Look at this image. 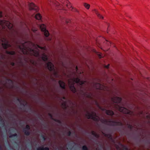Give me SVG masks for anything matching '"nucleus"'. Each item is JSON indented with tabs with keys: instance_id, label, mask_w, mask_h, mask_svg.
<instances>
[{
	"instance_id": "52",
	"label": "nucleus",
	"mask_w": 150,
	"mask_h": 150,
	"mask_svg": "<svg viewBox=\"0 0 150 150\" xmlns=\"http://www.w3.org/2000/svg\"><path fill=\"white\" fill-rule=\"evenodd\" d=\"M108 149L109 150H111V149H110V148L109 147H108Z\"/></svg>"
},
{
	"instance_id": "11",
	"label": "nucleus",
	"mask_w": 150,
	"mask_h": 150,
	"mask_svg": "<svg viewBox=\"0 0 150 150\" xmlns=\"http://www.w3.org/2000/svg\"><path fill=\"white\" fill-rule=\"evenodd\" d=\"M112 101L114 103H120L122 101V98L120 97L114 96L111 98Z\"/></svg>"
},
{
	"instance_id": "6",
	"label": "nucleus",
	"mask_w": 150,
	"mask_h": 150,
	"mask_svg": "<svg viewBox=\"0 0 150 150\" xmlns=\"http://www.w3.org/2000/svg\"><path fill=\"white\" fill-rule=\"evenodd\" d=\"M0 25L3 28L5 26L9 28H11L13 27L12 24L10 22L6 20H0Z\"/></svg>"
},
{
	"instance_id": "39",
	"label": "nucleus",
	"mask_w": 150,
	"mask_h": 150,
	"mask_svg": "<svg viewBox=\"0 0 150 150\" xmlns=\"http://www.w3.org/2000/svg\"><path fill=\"white\" fill-rule=\"evenodd\" d=\"M11 64L12 66H14L15 65V64L13 62H11Z\"/></svg>"
},
{
	"instance_id": "22",
	"label": "nucleus",
	"mask_w": 150,
	"mask_h": 150,
	"mask_svg": "<svg viewBox=\"0 0 150 150\" xmlns=\"http://www.w3.org/2000/svg\"><path fill=\"white\" fill-rule=\"evenodd\" d=\"M91 134L97 138H98L100 137L99 134H97L93 131H92L91 132Z\"/></svg>"
},
{
	"instance_id": "25",
	"label": "nucleus",
	"mask_w": 150,
	"mask_h": 150,
	"mask_svg": "<svg viewBox=\"0 0 150 150\" xmlns=\"http://www.w3.org/2000/svg\"><path fill=\"white\" fill-rule=\"evenodd\" d=\"M12 25H13V27L12 28H8V29H10V30H11V31H12V33H13V32H15L16 33V34L17 35H18V32L16 30H15L13 28V25L12 24Z\"/></svg>"
},
{
	"instance_id": "18",
	"label": "nucleus",
	"mask_w": 150,
	"mask_h": 150,
	"mask_svg": "<svg viewBox=\"0 0 150 150\" xmlns=\"http://www.w3.org/2000/svg\"><path fill=\"white\" fill-rule=\"evenodd\" d=\"M42 60L45 62L47 61L48 60V58L47 55L43 53L42 57Z\"/></svg>"
},
{
	"instance_id": "31",
	"label": "nucleus",
	"mask_w": 150,
	"mask_h": 150,
	"mask_svg": "<svg viewBox=\"0 0 150 150\" xmlns=\"http://www.w3.org/2000/svg\"><path fill=\"white\" fill-rule=\"evenodd\" d=\"M82 150H88V148L86 145L83 146L82 147Z\"/></svg>"
},
{
	"instance_id": "3",
	"label": "nucleus",
	"mask_w": 150,
	"mask_h": 150,
	"mask_svg": "<svg viewBox=\"0 0 150 150\" xmlns=\"http://www.w3.org/2000/svg\"><path fill=\"white\" fill-rule=\"evenodd\" d=\"M62 4H60L57 2H52V4L54 6L57 7L59 8H61L62 6H63L66 5V6L69 8H71V10L74 11H77V10L72 7L70 4L68 0H61L60 1Z\"/></svg>"
},
{
	"instance_id": "27",
	"label": "nucleus",
	"mask_w": 150,
	"mask_h": 150,
	"mask_svg": "<svg viewBox=\"0 0 150 150\" xmlns=\"http://www.w3.org/2000/svg\"><path fill=\"white\" fill-rule=\"evenodd\" d=\"M21 103V105L24 107L25 106H26L27 104V102L24 100H23L22 102L21 103Z\"/></svg>"
},
{
	"instance_id": "36",
	"label": "nucleus",
	"mask_w": 150,
	"mask_h": 150,
	"mask_svg": "<svg viewBox=\"0 0 150 150\" xmlns=\"http://www.w3.org/2000/svg\"><path fill=\"white\" fill-rule=\"evenodd\" d=\"M71 134V132L70 131H69L67 132V135L69 136H70Z\"/></svg>"
},
{
	"instance_id": "43",
	"label": "nucleus",
	"mask_w": 150,
	"mask_h": 150,
	"mask_svg": "<svg viewBox=\"0 0 150 150\" xmlns=\"http://www.w3.org/2000/svg\"><path fill=\"white\" fill-rule=\"evenodd\" d=\"M147 117L150 120V115H149L147 116Z\"/></svg>"
},
{
	"instance_id": "53",
	"label": "nucleus",
	"mask_w": 150,
	"mask_h": 150,
	"mask_svg": "<svg viewBox=\"0 0 150 150\" xmlns=\"http://www.w3.org/2000/svg\"><path fill=\"white\" fill-rule=\"evenodd\" d=\"M51 40V38H50V39H49V40Z\"/></svg>"
},
{
	"instance_id": "17",
	"label": "nucleus",
	"mask_w": 150,
	"mask_h": 150,
	"mask_svg": "<svg viewBox=\"0 0 150 150\" xmlns=\"http://www.w3.org/2000/svg\"><path fill=\"white\" fill-rule=\"evenodd\" d=\"M94 86L98 89H101L102 85L100 83H95Z\"/></svg>"
},
{
	"instance_id": "51",
	"label": "nucleus",
	"mask_w": 150,
	"mask_h": 150,
	"mask_svg": "<svg viewBox=\"0 0 150 150\" xmlns=\"http://www.w3.org/2000/svg\"><path fill=\"white\" fill-rule=\"evenodd\" d=\"M143 112H140V114H143Z\"/></svg>"
},
{
	"instance_id": "2",
	"label": "nucleus",
	"mask_w": 150,
	"mask_h": 150,
	"mask_svg": "<svg viewBox=\"0 0 150 150\" xmlns=\"http://www.w3.org/2000/svg\"><path fill=\"white\" fill-rule=\"evenodd\" d=\"M86 82L85 81H81L78 77L74 78L73 79H71V81L70 80H68L69 88L73 92L75 93L76 91V89L74 86V83H76L80 85L81 88V91L83 93V95L87 98H92L91 93L87 92H84L82 89L83 85Z\"/></svg>"
},
{
	"instance_id": "42",
	"label": "nucleus",
	"mask_w": 150,
	"mask_h": 150,
	"mask_svg": "<svg viewBox=\"0 0 150 150\" xmlns=\"http://www.w3.org/2000/svg\"><path fill=\"white\" fill-rule=\"evenodd\" d=\"M10 136H9V137L10 138H13V134H11V133L10 134Z\"/></svg>"
},
{
	"instance_id": "23",
	"label": "nucleus",
	"mask_w": 150,
	"mask_h": 150,
	"mask_svg": "<svg viewBox=\"0 0 150 150\" xmlns=\"http://www.w3.org/2000/svg\"><path fill=\"white\" fill-rule=\"evenodd\" d=\"M0 125L1 126L4 127V122L3 119L2 118L1 116H0Z\"/></svg>"
},
{
	"instance_id": "5",
	"label": "nucleus",
	"mask_w": 150,
	"mask_h": 150,
	"mask_svg": "<svg viewBox=\"0 0 150 150\" xmlns=\"http://www.w3.org/2000/svg\"><path fill=\"white\" fill-rule=\"evenodd\" d=\"M86 116L88 119H91L94 121L98 122L100 118L97 115L96 113L93 111L91 113L87 111Z\"/></svg>"
},
{
	"instance_id": "47",
	"label": "nucleus",
	"mask_w": 150,
	"mask_h": 150,
	"mask_svg": "<svg viewBox=\"0 0 150 150\" xmlns=\"http://www.w3.org/2000/svg\"><path fill=\"white\" fill-rule=\"evenodd\" d=\"M11 130L13 132H15V130L13 129H11Z\"/></svg>"
},
{
	"instance_id": "40",
	"label": "nucleus",
	"mask_w": 150,
	"mask_h": 150,
	"mask_svg": "<svg viewBox=\"0 0 150 150\" xmlns=\"http://www.w3.org/2000/svg\"><path fill=\"white\" fill-rule=\"evenodd\" d=\"M31 63H32L33 65H35V63L34 61L31 60Z\"/></svg>"
},
{
	"instance_id": "54",
	"label": "nucleus",
	"mask_w": 150,
	"mask_h": 150,
	"mask_svg": "<svg viewBox=\"0 0 150 150\" xmlns=\"http://www.w3.org/2000/svg\"><path fill=\"white\" fill-rule=\"evenodd\" d=\"M68 23V22H67V23Z\"/></svg>"
},
{
	"instance_id": "35",
	"label": "nucleus",
	"mask_w": 150,
	"mask_h": 150,
	"mask_svg": "<svg viewBox=\"0 0 150 150\" xmlns=\"http://www.w3.org/2000/svg\"><path fill=\"white\" fill-rule=\"evenodd\" d=\"M48 115H49V116L50 117V118L52 120H53V119H54V118H53V116L51 114V113H49L48 114Z\"/></svg>"
},
{
	"instance_id": "58",
	"label": "nucleus",
	"mask_w": 150,
	"mask_h": 150,
	"mask_svg": "<svg viewBox=\"0 0 150 150\" xmlns=\"http://www.w3.org/2000/svg\"><path fill=\"white\" fill-rule=\"evenodd\" d=\"M25 25H26V26H27L26 25V24H25Z\"/></svg>"
},
{
	"instance_id": "7",
	"label": "nucleus",
	"mask_w": 150,
	"mask_h": 150,
	"mask_svg": "<svg viewBox=\"0 0 150 150\" xmlns=\"http://www.w3.org/2000/svg\"><path fill=\"white\" fill-rule=\"evenodd\" d=\"M47 67L50 71H53L54 74L55 75H57V72L54 68V66L53 64L51 62H48L46 63Z\"/></svg>"
},
{
	"instance_id": "14",
	"label": "nucleus",
	"mask_w": 150,
	"mask_h": 150,
	"mask_svg": "<svg viewBox=\"0 0 150 150\" xmlns=\"http://www.w3.org/2000/svg\"><path fill=\"white\" fill-rule=\"evenodd\" d=\"M58 83L59 85L60 86L61 88L64 89H65V83L63 81L61 80H59V81Z\"/></svg>"
},
{
	"instance_id": "24",
	"label": "nucleus",
	"mask_w": 150,
	"mask_h": 150,
	"mask_svg": "<svg viewBox=\"0 0 150 150\" xmlns=\"http://www.w3.org/2000/svg\"><path fill=\"white\" fill-rule=\"evenodd\" d=\"M42 16L39 13L37 14L35 16V18L37 20H40Z\"/></svg>"
},
{
	"instance_id": "48",
	"label": "nucleus",
	"mask_w": 150,
	"mask_h": 150,
	"mask_svg": "<svg viewBox=\"0 0 150 150\" xmlns=\"http://www.w3.org/2000/svg\"><path fill=\"white\" fill-rule=\"evenodd\" d=\"M32 30H33V32H34V33H35V32H36V30H36V29L33 30V29H32Z\"/></svg>"
},
{
	"instance_id": "46",
	"label": "nucleus",
	"mask_w": 150,
	"mask_h": 150,
	"mask_svg": "<svg viewBox=\"0 0 150 150\" xmlns=\"http://www.w3.org/2000/svg\"><path fill=\"white\" fill-rule=\"evenodd\" d=\"M98 57H99V58H101L102 57L101 56V54H99L98 55Z\"/></svg>"
},
{
	"instance_id": "34",
	"label": "nucleus",
	"mask_w": 150,
	"mask_h": 150,
	"mask_svg": "<svg viewBox=\"0 0 150 150\" xmlns=\"http://www.w3.org/2000/svg\"><path fill=\"white\" fill-rule=\"evenodd\" d=\"M127 127L131 130H132L133 128L132 126L129 124H128L127 125Z\"/></svg>"
},
{
	"instance_id": "33",
	"label": "nucleus",
	"mask_w": 150,
	"mask_h": 150,
	"mask_svg": "<svg viewBox=\"0 0 150 150\" xmlns=\"http://www.w3.org/2000/svg\"><path fill=\"white\" fill-rule=\"evenodd\" d=\"M16 98V100L20 103H21V102H22L23 100L21 99V98H19L18 97Z\"/></svg>"
},
{
	"instance_id": "16",
	"label": "nucleus",
	"mask_w": 150,
	"mask_h": 150,
	"mask_svg": "<svg viewBox=\"0 0 150 150\" xmlns=\"http://www.w3.org/2000/svg\"><path fill=\"white\" fill-rule=\"evenodd\" d=\"M103 134L106 137H107L111 140H112V135L111 134H106L103 132Z\"/></svg>"
},
{
	"instance_id": "21",
	"label": "nucleus",
	"mask_w": 150,
	"mask_h": 150,
	"mask_svg": "<svg viewBox=\"0 0 150 150\" xmlns=\"http://www.w3.org/2000/svg\"><path fill=\"white\" fill-rule=\"evenodd\" d=\"M6 53L11 55H14L16 54V52L14 51H9L8 50H6Z\"/></svg>"
},
{
	"instance_id": "41",
	"label": "nucleus",
	"mask_w": 150,
	"mask_h": 150,
	"mask_svg": "<svg viewBox=\"0 0 150 150\" xmlns=\"http://www.w3.org/2000/svg\"><path fill=\"white\" fill-rule=\"evenodd\" d=\"M6 80L7 81H10L11 83H12L13 82L12 81L11 79H7Z\"/></svg>"
},
{
	"instance_id": "12",
	"label": "nucleus",
	"mask_w": 150,
	"mask_h": 150,
	"mask_svg": "<svg viewBox=\"0 0 150 150\" xmlns=\"http://www.w3.org/2000/svg\"><path fill=\"white\" fill-rule=\"evenodd\" d=\"M30 10H34L36 12L38 10V8L33 3H30Z\"/></svg>"
},
{
	"instance_id": "49",
	"label": "nucleus",
	"mask_w": 150,
	"mask_h": 150,
	"mask_svg": "<svg viewBox=\"0 0 150 150\" xmlns=\"http://www.w3.org/2000/svg\"><path fill=\"white\" fill-rule=\"evenodd\" d=\"M76 71H77L78 70V67H76Z\"/></svg>"
},
{
	"instance_id": "4",
	"label": "nucleus",
	"mask_w": 150,
	"mask_h": 150,
	"mask_svg": "<svg viewBox=\"0 0 150 150\" xmlns=\"http://www.w3.org/2000/svg\"><path fill=\"white\" fill-rule=\"evenodd\" d=\"M100 121L103 123L105 124L108 125L112 126H122L123 124L120 122H117L111 120H108L105 119H101Z\"/></svg>"
},
{
	"instance_id": "20",
	"label": "nucleus",
	"mask_w": 150,
	"mask_h": 150,
	"mask_svg": "<svg viewBox=\"0 0 150 150\" xmlns=\"http://www.w3.org/2000/svg\"><path fill=\"white\" fill-rule=\"evenodd\" d=\"M37 150H49V149L48 147H40L37 149Z\"/></svg>"
},
{
	"instance_id": "38",
	"label": "nucleus",
	"mask_w": 150,
	"mask_h": 150,
	"mask_svg": "<svg viewBox=\"0 0 150 150\" xmlns=\"http://www.w3.org/2000/svg\"><path fill=\"white\" fill-rule=\"evenodd\" d=\"M13 137H16L17 138L18 137V135L16 133H15L14 134H13Z\"/></svg>"
},
{
	"instance_id": "13",
	"label": "nucleus",
	"mask_w": 150,
	"mask_h": 150,
	"mask_svg": "<svg viewBox=\"0 0 150 150\" xmlns=\"http://www.w3.org/2000/svg\"><path fill=\"white\" fill-rule=\"evenodd\" d=\"M61 100L63 102L62 105L63 106L64 108H66L67 102L66 98L64 97H62Z\"/></svg>"
},
{
	"instance_id": "45",
	"label": "nucleus",
	"mask_w": 150,
	"mask_h": 150,
	"mask_svg": "<svg viewBox=\"0 0 150 150\" xmlns=\"http://www.w3.org/2000/svg\"><path fill=\"white\" fill-rule=\"evenodd\" d=\"M109 64H108L107 65L105 66V67L106 68L108 69L109 67Z\"/></svg>"
},
{
	"instance_id": "55",
	"label": "nucleus",
	"mask_w": 150,
	"mask_h": 150,
	"mask_svg": "<svg viewBox=\"0 0 150 150\" xmlns=\"http://www.w3.org/2000/svg\"><path fill=\"white\" fill-rule=\"evenodd\" d=\"M83 89L84 90H86L85 89Z\"/></svg>"
},
{
	"instance_id": "44",
	"label": "nucleus",
	"mask_w": 150,
	"mask_h": 150,
	"mask_svg": "<svg viewBox=\"0 0 150 150\" xmlns=\"http://www.w3.org/2000/svg\"><path fill=\"white\" fill-rule=\"evenodd\" d=\"M2 12H0V18L2 17Z\"/></svg>"
},
{
	"instance_id": "57",
	"label": "nucleus",
	"mask_w": 150,
	"mask_h": 150,
	"mask_svg": "<svg viewBox=\"0 0 150 150\" xmlns=\"http://www.w3.org/2000/svg\"><path fill=\"white\" fill-rule=\"evenodd\" d=\"M1 80H0V83H1Z\"/></svg>"
},
{
	"instance_id": "50",
	"label": "nucleus",
	"mask_w": 150,
	"mask_h": 150,
	"mask_svg": "<svg viewBox=\"0 0 150 150\" xmlns=\"http://www.w3.org/2000/svg\"><path fill=\"white\" fill-rule=\"evenodd\" d=\"M58 93H60V90L58 89Z\"/></svg>"
},
{
	"instance_id": "37",
	"label": "nucleus",
	"mask_w": 150,
	"mask_h": 150,
	"mask_svg": "<svg viewBox=\"0 0 150 150\" xmlns=\"http://www.w3.org/2000/svg\"><path fill=\"white\" fill-rule=\"evenodd\" d=\"M42 137L43 139V140H44V141H45L46 140V138L43 135H42Z\"/></svg>"
},
{
	"instance_id": "1",
	"label": "nucleus",
	"mask_w": 150,
	"mask_h": 150,
	"mask_svg": "<svg viewBox=\"0 0 150 150\" xmlns=\"http://www.w3.org/2000/svg\"><path fill=\"white\" fill-rule=\"evenodd\" d=\"M18 47L23 54L30 55L38 57L40 56L39 50L38 48L45 50V47H41L30 42H21L18 45Z\"/></svg>"
},
{
	"instance_id": "19",
	"label": "nucleus",
	"mask_w": 150,
	"mask_h": 150,
	"mask_svg": "<svg viewBox=\"0 0 150 150\" xmlns=\"http://www.w3.org/2000/svg\"><path fill=\"white\" fill-rule=\"evenodd\" d=\"M23 131L24 132L26 136H29L30 134V133L29 131V130L23 129Z\"/></svg>"
},
{
	"instance_id": "9",
	"label": "nucleus",
	"mask_w": 150,
	"mask_h": 150,
	"mask_svg": "<svg viewBox=\"0 0 150 150\" xmlns=\"http://www.w3.org/2000/svg\"><path fill=\"white\" fill-rule=\"evenodd\" d=\"M40 28L41 31L44 32L45 36L48 37L49 35V33L48 31L46 30V26L44 24H42L40 26Z\"/></svg>"
},
{
	"instance_id": "10",
	"label": "nucleus",
	"mask_w": 150,
	"mask_h": 150,
	"mask_svg": "<svg viewBox=\"0 0 150 150\" xmlns=\"http://www.w3.org/2000/svg\"><path fill=\"white\" fill-rule=\"evenodd\" d=\"M4 42L2 44L3 47L5 49L8 47H11V45L9 44L8 41L5 39H4Z\"/></svg>"
},
{
	"instance_id": "28",
	"label": "nucleus",
	"mask_w": 150,
	"mask_h": 150,
	"mask_svg": "<svg viewBox=\"0 0 150 150\" xmlns=\"http://www.w3.org/2000/svg\"><path fill=\"white\" fill-rule=\"evenodd\" d=\"M121 145L123 147V149H120V150H129L127 146L122 144Z\"/></svg>"
},
{
	"instance_id": "8",
	"label": "nucleus",
	"mask_w": 150,
	"mask_h": 150,
	"mask_svg": "<svg viewBox=\"0 0 150 150\" xmlns=\"http://www.w3.org/2000/svg\"><path fill=\"white\" fill-rule=\"evenodd\" d=\"M116 108L119 110L121 112L127 114H130V111L129 110L123 107H121L118 105L116 107Z\"/></svg>"
},
{
	"instance_id": "56",
	"label": "nucleus",
	"mask_w": 150,
	"mask_h": 150,
	"mask_svg": "<svg viewBox=\"0 0 150 150\" xmlns=\"http://www.w3.org/2000/svg\"><path fill=\"white\" fill-rule=\"evenodd\" d=\"M2 41L3 42H4V41L3 40Z\"/></svg>"
},
{
	"instance_id": "15",
	"label": "nucleus",
	"mask_w": 150,
	"mask_h": 150,
	"mask_svg": "<svg viewBox=\"0 0 150 150\" xmlns=\"http://www.w3.org/2000/svg\"><path fill=\"white\" fill-rule=\"evenodd\" d=\"M105 112L107 115L111 116H112L114 114V112L111 110H105Z\"/></svg>"
},
{
	"instance_id": "26",
	"label": "nucleus",
	"mask_w": 150,
	"mask_h": 150,
	"mask_svg": "<svg viewBox=\"0 0 150 150\" xmlns=\"http://www.w3.org/2000/svg\"><path fill=\"white\" fill-rule=\"evenodd\" d=\"M95 12L97 15V16L100 18L103 19V17L101 15H100L99 13H98V12L96 11V10H95Z\"/></svg>"
},
{
	"instance_id": "30",
	"label": "nucleus",
	"mask_w": 150,
	"mask_h": 150,
	"mask_svg": "<svg viewBox=\"0 0 150 150\" xmlns=\"http://www.w3.org/2000/svg\"><path fill=\"white\" fill-rule=\"evenodd\" d=\"M53 120L59 124H61L62 123L61 121L60 120L54 118Z\"/></svg>"
},
{
	"instance_id": "32",
	"label": "nucleus",
	"mask_w": 150,
	"mask_h": 150,
	"mask_svg": "<svg viewBox=\"0 0 150 150\" xmlns=\"http://www.w3.org/2000/svg\"><path fill=\"white\" fill-rule=\"evenodd\" d=\"M84 6L87 9L89 8L90 6L89 4H88L86 3H84Z\"/></svg>"
},
{
	"instance_id": "29",
	"label": "nucleus",
	"mask_w": 150,
	"mask_h": 150,
	"mask_svg": "<svg viewBox=\"0 0 150 150\" xmlns=\"http://www.w3.org/2000/svg\"><path fill=\"white\" fill-rule=\"evenodd\" d=\"M30 127L29 125H26L25 128H23L24 129H25L26 130H30Z\"/></svg>"
}]
</instances>
